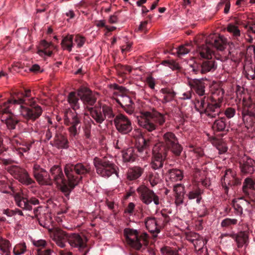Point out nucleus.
I'll list each match as a JSON object with an SVG mask.
<instances>
[{"label": "nucleus", "instance_id": "53", "mask_svg": "<svg viewBox=\"0 0 255 255\" xmlns=\"http://www.w3.org/2000/svg\"><path fill=\"white\" fill-rule=\"evenodd\" d=\"M200 237V236L197 233H190L186 235V239L193 244L196 240L199 239Z\"/></svg>", "mask_w": 255, "mask_h": 255}, {"label": "nucleus", "instance_id": "41", "mask_svg": "<svg viewBox=\"0 0 255 255\" xmlns=\"http://www.w3.org/2000/svg\"><path fill=\"white\" fill-rule=\"evenodd\" d=\"M201 191L199 189H196L194 191H190L187 194V196L190 200L196 199L197 203L200 202L201 197L200 196Z\"/></svg>", "mask_w": 255, "mask_h": 255}, {"label": "nucleus", "instance_id": "4", "mask_svg": "<svg viewBox=\"0 0 255 255\" xmlns=\"http://www.w3.org/2000/svg\"><path fill=\"white\" fill-rule=\"evenodd\" d=\"M24 102V100L21 98H18L17 100H9L7 102L0 105V113H11L12 110L10 107L12 105H19L20 114L25 119L34 121L37 119L42 114V109L39 106H36L31 108H28L21 105Z\"/></svg>", "mask_w": 255, "mask_h": 255}, {"label": "nucleus", "instance_id": "47", "mask_svg": "<svg viewBox=\"0 0 255 255\" xmlns=\"http://www.w3.org/2000/svg\"><path fill=\"white\" fill-rule=\"evenodd\" d=\"M224 4H225L224 12L225 13L227 14L230 11L231 6L230 0H221V1L217 4V7L218 9H220Z\"/></svg>", "mask_w": 255, "mask_h": 255}, {"label": "nucleus", "instance_id": "2", "mask_svg": "<svg viewBox=\"0 0 255 255\" xmlns=\"http://www.w3.org/2000/svg\"><path fill=\"white\" fill-rule=\"evenodd\" d=\"M224 91L219 88L212 93L210 101L204 97L198 100L195 104V108L201 114H205L211 118L218 116L221 113V105L223 100Z\"/></svg>", "mask_w": 255, "mask_h": 255}, {"label": "nucleus", "instance_id": "10", "mask_svg": "<svg viewBox=\"0 0 255 255\" xmlns=\"http://www.w3.org/2000/svg\"><path fill=\"white\" fill-rule=\"evenodd\" d=\"M39 222L41 226L48 230L53 240L59 247L64 248L65 246L66 241L68 242V235L58 228L53 229L50 227V222H43L42 219Z\"/></svg>", "mask_w": 255, "mask_h": 255}, {"label": "nucleus", "instance_id": "48", "mask_svg": "<svg viewBox=\"0 0 255 255\" xmlns=\"http://www.w3.org/2000/svg\"><path fill=\"white\" fill-rule=\"evenodd\" d=\"M227 29L228 31L232 33L233 36L235 37H238L240 35V30L237 26L232 24H229L228 25Z\"/></svg>", "mask_w": 255, "mask_h": 255}, {"label": "nucleus", "instance_id": "63", "mask_svg": "<svg viewBox=\"0 0 255 255\" xmlns=\"http://www.w3.org/2000/svg\"><path fill=\"white\" fill-rule=\"evenodd\" d=\"M135 207V205L133 203L130 202L128 204L127 209H126V212L128 213L129 214H131L133 213L134 209Z\"/></svg>", "mask_w": 255, "mask_h": 255}, {"label": "nucleus", "instance_id": "29", "mask_svg": "<svg viewBox=\"0 0 255 255\" xmlns=\"http://www.w3.org/2000/svg\"><path fill=\"white\" fill-rule=\"evenodd\" d=\"M143 169L138 166L129 168L127 173V178L129 180H133L139 178L143 173Z\"/></svg>", "mask_w": 255, "mask_h": 255}, {"label": "nucleus", "instance_id": "40", "mask_svg": "<svg viewBox=\"0 0 255 255\" xmlns=\"http://www.w3.org/2000/svg\"><path fill=\"white\" fill-rule=\"evenodd\" d=\"M244 73L247 78L249 80L255 78V70L252 65H245L244 66Z\"/></svg>", "mask_w": 255, "mask_h": 255}, {"label": "nucleus", "instance_id": "1", "mask_svg": "<svg viewBox=\"0 0 255 255\" xmlns=\"http://www.w3.org/2000/svg\"><path fill=\"white\" fill-rule=\"evenodd\" d=\"M64 171L67 177L68 181L64 178L61 168L58 166H53L50 169V173L53 180L66 196L69 195L72 189L78 184L82 177L78 178L75 176L77 174H84L89 173L90 167L88 165L77 163L75 165L67 164L65 165Z\"/></svg>", "mask_w": 255, "mask_h": 255}, {"label": "nucleus", "instance_id": "20", "mask_svg": "<svg viewBox=\"0 0 255 255\" xmlns=\"http://www.w3.org/2000/svg\"><path fill=\"white\" fill-rule=\"evenodd\" d=\"M86 239L78 234L73 233L69 235L68 243L71 246L78 248L80 250L86 246Z\"/></svg>", "mask_w": 255, "mask_h": 255}, {"label": "nucleus", "instance_id": "3", "mask_svg": "<svg viewBox=\"0 0 255 255\" xmlns=\"http://www.w3.org/2000/svg\"><path fill=\"white\" fill-rule=\"evenodd\" d=\"M68 102L74 111L68 110L65 112L64 122V124L69 126L68 130L71 136H76L80 132L81 121L79 115L75 111L79 108V99L76 97L75 92L70 93L68 96Z\"/></svg>", "mask_w": 255, "mask_h": 255}, {"label": "nucleus", "instance_id": "21", "mask_svg": "<svg viewBox=\"0 0 255 255\" xmlns=\"http://www.w3.org/2000/svg\"><path fill=\"white\" fill-rule=\"evenodd\" d=\"M78 96L85 105L92 106L96 102V99L91 91L86 87H82L78 90Z\"/></svg>", "mask_w": 255, "mask_h": 255}, {"label": "nucleus", "instance_id": "26", "mask_svg": "<svg viewBox=\"0 0 255 255\" xmlns=\"http://www.w3.org/2000/svg\"><path fill=\"white\" fill-rule=\"evenodd\" d=\"M51 46V42H48L45 40H42L40 43L37 54L43 58L50 56L52 54V50L50 49Z\"/></svg>", "mask_w": 255, "mask_h": 255}, {"label": "nucleus", "instance_id": "34", "mask_svg": "<svg viewBox=\"0 0 255 255\" xmlns=\"http://www.w3.org/2000/svg\"><path fill=\"white\" fill-rule=\"evenodd\" d=\"M227 126L226 120L225 118H221L216 120L212 125L213 129L217 131H224Z\"/></svg>", "mask_w": 255, "mask_h": 255}, {"label": "nucleus", "instance_id": "7", "mask_svg": "<svg viewBox=\"0 0 255 255\" xmlns=\"http://www.w3.org/2000/svg\"><path fill=\"white\" fill-rule=\"evenodd\" d=\"M94 164L97 174L102 177L108 178L113 174L119 176L117 166L107 158L96 157L94 159Z\"/></svg>", "mask_w": 255, "mask_h": 255}, {"label": "nucleus", "instance_id": "57", "mask_svg": "<svg viewBox=\"0 0 255 255\" xmlns=\"http://www.w3.org/2000/svg\"><path fill=\"white\" fill-rule=\"evenodd\" d=\"M189 66L192 69V71L195 74L201 73V66H199L198 64L194 63L193 64H190Z\"/></svg>", "mask_w": 255, "mask_h": 255}, {"label": "nucleus", "instance_id": "55", "mask_svg": "<svg viewBox=\"0 0 255 255\" xmlns=\"http://www.w3.org/2000/svg\"><path fill=\"white\" fill-rule=\"evenodd\" d=\"M224 114L227 118L231 119L235 115L236 110L234 108L229 107L226 109Z\"/></svg>", "mask_w": 255, "mask_h": 255}, {"label": "nucleus", "instance_id": "30", "mask_svg": "<svg viewBox=\"0 0 255 255\" xmlns=\"http://www.w3.org/2000/svg\"><path fill=\"white\" fill-rule=\"evenodd\" d=\"M217 68V65L213 60H206L203 62L201 65L202 74H205L209 72H213Z\"/></svg>", "mask_w": 255, "mask_h": 255}, {"label": "nucleus", "instance_id": "61", "mask_svg": "<svg viewBox=\"0 0 255 255\" xmlns=\"http://www.w3.org/2000/svg\"><path fill=\"white\" fill-rule=\"evenodd\" d=\"M184 195H176L175 203L177 206H179L183 203Z\"/></svg>", "mask_w": 255, "mask_h": 255}, {"label": "nucleus", "instance_id": "19", "mask_svg": "<svg viewBox=\"0 0 255 255\" xmlns=\"http://www.w3.org/2000/svg\"><path fill=\"white\" fill-rule=\"evenodd\" d=\"M10 143L12 150L20 156L27 153L30 148V145L24 144L22 140L17 136L11 138Z\"/></svg>", "mask_w": 255, "mask_h": 255}, {"label": "nucleus", "instance_id": "58", "mask_svg": "<svg viewBox=\"0 0 255 255\" xmlns=\"http://www.w3.org/2000/svg\"><path fill=\"white\" fill-rule=\"evenodd\" d=\"M217 149L218 150L219 154H222L227 151L228 147L225 143H221L217 145Z\"/></svg>", "mask_w": 255, "mask_h": 255}, {"label": "nucleus", "instance_id": "25", "mask_svg": "<svg viewBox=\"0 0 255 255\" xmlns=\"http://www.w3.org/2000/svg\"><path fill=\"white\" fill-rule=\"evenodd\" d=\"M188 85L191 89L194 90L200 96H202L205 94L204 83L199 79H191L188 81Z\"/></svg>", "mask_w": 255, "mask_h": 255}, {"label": "nucleus", "instance_id": "59", "mask_svg": "<svg viewBox=\"0 0 255 255\" xmlns=\"http://www.w3.org/2000/svg\"><path fill=\"white\" fill-rule=\"evenodd\" d=\"M192 92L191 90L187 91L181 94L180 98L182 100H189L192 97Z\"/></svg>", "mask_w": 255, "mask_h": 255}, {"label": "nucleus", "instance_id": "64", "mask_svg": "<svg viewBox=\"0 0 255 255\" xmlns=\"http://www.w3.org/2000/svg\"><path fill=\"white\" fill-rule=\"evenodd\" d=\"M50 250H38L36 255H50Z\"/></svg>", "mask_w": 255, "mask_h": 255}, {"label": "nucleus", "instance_id": "54", "mask_svg": "<svg viewBox=\"0 0 255 255\" xmlns=\"http://www.w3.org/2000/svg\"><path fill=\"white\" fill-rule=\"evenodd\" d=\"M162 64L172 69L179 68L178 64L174 61H164L162 62Z\"/></svg>", "mask_w": 255, "mask_h": 255}, {"label": "nucleus", "instance_id": "43", "mask_svg": "<svg viewBox=\"0 0 255 255\" xmlns=\"http://www.w3.org/2000/svg\"><path fill=\"white\" fill-rule=\"evenodd\" d=\"M206 243L207 241L202 237L200 236L193 244L196 251H200L203 248Z\"/></svg>", "mask_w": 255, "mask_h": 255}, {"label": "nucleus", "instance_id": "18", "mask_svg": "<svg viewBox=\"0 0 255 255\" xmlns=\"http://www.w3.org/2000/svg\"><path fill=\"white\" fill-rule=\"evenodd\" d=\"M33 175L40 185H50L52 184V179L47 172L40 168L38 164H34L33 167Z\"/></svg>", "mask_w": 255, "mask_h": 255}, {"label": "nucleus", "instance_id": "52", "mask_svg": "<svg viewBox=\"0 0 255 255\" xmlns=\"http://www.w3.org/2000/svg\"><path fill=\"white\" fill-rule=\"evenodd\" d=\"M173 190L176 195H184V187L181 184H177L174 185Z\"/></svg>", "mask_w": 255, "mask_h": 255}, {"label": "nucleus", "instance_id": "13", "mask_svg": "<svg viewBox=\"0 0 255 255\" xmlns=\"http://www.w3.org/2000/svg\"><path fill=\"white\" fill-rule=\"evenodd\" d=\"M169 221L168 218L163 214L161 217L156 219L154 217H147L145 219L144 223L146 229L151 233L158 234L160 229Z\"/></svg>", "mask_w": 255, "mask_h": 255}, {"label": "nucleus", "instance_id": "51", "mask_svg": "<svg viewBox=\"0 0 255 255\" xmlns=\"http://www.w3.org/2000/svg\"><path fill=\"white\" fill-rule=\"evenodd\" d=\"M74 40L77 44V47L78 48H80L84 45L86 40L84 37L79 35H77L75 36Z\"/></svg>", "mask_w": 255, "mask_h": 255}, {"label": "nucleus", "instance_id": "12", "mask_svg": "<svg viewBox=\"0 0 255 255\" xmlns=\"http://www.w3.org/2000/svg\"><path fill=\"white\" fill-rule=\"evenodd\" d=\"M163 139L164 145L163 143L161 144L166 149L167 152L168 149H170L174 155L178 156L180 154L182 148L179 144L178 139L173 133L166 132L163 135ZM159 143H161V142Z\"/></svg>", "mask_w": 255, "mask_h": 255}, {"label": "nucleus", "instance_id": "6", "mask_svg": "<svg viewBox=\"0 0 255 255\" xmlns=\"http://www.w3.org/2000/svg\"><path fill=\"white\" fill-rule=\"evenodd\" d=\"M124 234L127 243L136 250H139L142 245H147L148 235L146 233H139L137 230L126 228Z\"/></svg>", "mask_w": 255, "mask_h": 255}, {"label": "nucleus", "instance_id": "49", "mask_svg": "<svg viewBox=\"0 0 255 255\" xmlns=\"http://www.w3.org/2000/svg\"><path fill=\"white\" fill-rule=\"evenodd\" d=\"M238 223V220L236 219L226 218L222 220L221 225L222 227H227L231 225H236Z\"/></svg>", "mask_w": 255, "mask_h": 255}, {"label": "nucleus", "instance_id": "38", "mask_svg": "<svg viewBox=\"0 0 255 255\" xmlns=\"http://www.w3.org/2000/svg\"><path fill=\"white\" fill-rule=\"evenodd\" d=\"M248 235L245 232L239 233L236 237V242L239 248L242 247L247 244L248 242Z\"/></svg>", "mask_w": 255, "mask_h": 255}, {"label": "nucleus", "instance_id": "8", "mask_svg": "<svg viewBox=\"0 0 255 255\" xmlns=\"http://www.w3.org/2000/svg\"><path fill=\"white\" fill-rule=\"evenodd\" d=\"M225 41L222 37H217L214 34H211L206 39V45L204 46L201 51L200 54L201 57L209 58L213 53L212 50L207 45H212L219 50H223L225 48Z\"/></svg>", "mask_w": 255, "mask_h": 255}, {"label": "nucleus", "instance_id": "62", "mask_svg": "<svg viewBox=\"0 0 255 255\" xmlns=\"http://www.w3.org/2000/svg\"><path fill=\"white\" fill-rule=\"evenodd\" d=\"M132 44L131 43H127L126 45L121 46V50L123 53H126L130 51Z\"/></svg>", "mask_w": 255, "mask_h": 255}, {"label": "nucleus", "instance_id": "31", "mask_svg": "<svg viewBox=\"0 0 255 255\" xmlns=\"http://www.w3.org/2000/svg\"><path fill=\"white\" fill-rule=\"evenodd\" d=\"M11 247V244L8 240L0 239V254L1 255H9Z\"/></svg>", "mask_w": 255, "mask_h": 255}, {"label": "nucleus", "instance_id": "9", "mask_svg": "<svg viewBox=\"0 0 255 255\" xmlns=\"http://www.w3.org/2000/svg\"><path fill=\"white\" fill-rule=\"evenodd\" d=\"M89 110L91 117L98 124L102 123L106 119H113L115 116L112 108L108 105L90 108Z\"/></svg>", "mask_w": 255, "mask_h": 255}, {"label": "nucleus", "instance_id": "44", "mask_svg": "<svg viewBox=\"0 0 255 255\" xmlns=\"http://www.w3.org/2000/svg\"><path fill=\"white\" fill-rule=\"evenodd\" d=\"M255 186V182L251 178H247L244 182L243 189L245 192L248 193V190H253Z\"/></svg>", "mask_w": 255, "mask_h": 255}, {"label": "nucleus", "instance_id": "50", "mask_svg": "<svg viewBox=\"0 0 255 255\" xmlns=\"http://www.w3.org/2000/svg\"><path fill=\"white\" fill-rule=\"evenodd\" d=\"M162 255H179L177 251L171 250L168 247H165L161 249Z\"/></svg>", "mask_w": 255, "mask_h": 255}, {"label": "nucleus", "instance_id": "45", "mask_svg": "<svg viewBox=\"0 0 255 255\" xmlns=\"http://www.w3.org/2000/svg\"><path fill=\"white\" fill-rule=\"evenodd\" d=\"M123 157L125 161H133L134 157L133 154V149L129 148L123 152Z\"/></svg>", "mask_w": 255, "mask_h": 255}, {"label": "nucleus", "instance_id": "35", "mask_svg": "<svg viewBox=\"0 0 255 255\" xmlns=\"http://www.w3.org/2000/svg\"><path fill=\"white\" fill-rule=\"evenodd\" d=\"M117 103H118L122 107L130 106L132 102L129 96L123 95V94H118L117 97L115 98Z\"/></svg>", "mask_w": 255, "mask_h": 255}, {"label": "nucleus", "instance_id": "24", "mask_svg": "<svg viewBox=\"0 0 255 255\" xmlns=\"http://www.w3.org/2000/svg\"><path fill=\"white\" fill-rule=\"evenodd\" d=\"M233 206L237 215H242L244 209L249 210L251 209L252 205L249 201L241 198L233 200Z\"/></svg>", "mask_w": 255, "mask_h": 255}, {"label": "nucleus", "instance_id": "56", "mask_svg": "<svg viewBox=\"0 0 255 255\" xmlns=\"http://www.w3.org/2000/svg\"><path fill=\"white\" fill-rule=\"evenodd\" d=\"M190 49L187 48L186 46H181L177 50V53L179 56H182L188 53Z\"/></svg>", "mask_w": 255, "mask_h": 255}, {"label": "nucleus", "instance_id": "36", "mask_svg": "<svg viewBox=\"0 0 255 255\" xmlns=\"http://www.w3.org/2000/svg\"><path fill=\"white\" fill-rule=\"evenodd\" d=\"M251 106V102L250 100L249 99L246 100L244 98L243 100V109L242 111V115L244 119H245L246 117L248 116L250 117H254V114L248 110V108H250Z\"/></svg>", "mask_w": 255, "mask_h": 255}, {"label": "nucleus", "instance_id": "17", "mask_svg": "<svg viewBox=\"0 0 255 255\" xmlns=\"http://www.w3.org/2000/svg\"><path fill=\"white\" fill-rule=\"evenodd\" d=\"M14 197L16 204L25 210L30 211L32 209V204L36 205L39 204V201L37 199L31 198L29 200L22 193L15 194Z\"/></svg>", "mask_w": 255, "mask_h": 255}, {"label": "nucleus", "instance_id": "39", "mask_svg": "<svg viewBox=\"0 0 255 255\" xmlns=\"http://www.w3.org/2000/svg\"><path fill=\"white\" fill-rule=\"evenodd\" d=\"M26 250V246L24 243H20L16 245L13 249L14 255H20L23 254Z\"/></svg>", "mask_w": 255, "mask_h": 255}, {"label": "nucleus", "instance_id": "32", "mask_svg": "<svg viewBox=\"0 0 255 255\" xmlns=\"http://www.w3.org/2000/svg\"><path fill=\"white\" fill-rule=\"evenodd\" d=\"M73 35H67L63 37L62 42L61 46L64 50H67L69 52L71 51L73 47Z\"/></svg>", "mask_w": 255, "mask_h": 255}, {"label": "nucleus", "instance_id": "37", "mask_svg": "<svg viewBox=\"0 0 255 255\" xmlns=\"http://www.w3.org/2000/svg\"><path fill=\"white\" fill-rule=\"evenodd\" d=\"M169 177L172 181L176 182L183 178V174L180 170L172 169L169 171Z\"/></svg>", "mask_w": 255, "mask_h": 255}, {"label": "nucleus", "instance_id": "28", "mask_svg": "<svg viewBox=\"0 0 255 255\" xmlns=\"http://www.w3.org/2000/svg\"><path fill=\"white\" fill-rule=\"evenodd\" d=\"M51 144L59 148H65L68 147V140L63 135L56 134L53 142H51Z\"/></svg>", "mask_w": 255, "mask_h": 255}, {"label": "nucleus", "instance_id": "22", "mask_svg": "<svg viewBox=\"0 0 255 255\" xmlns=\"http://www.w3.org/2000/svg\"><path fill=\"white\" fill-rule=\"evenodd\" d=\"M239 163L242 172L249 174L254 172L255 161L252 158L244 155L240 158Z\"/></svg>", "mask_w": 255, "mask_h": 255}, {"label": "nucleus", "instance_id": "11", "mask_svg": "<svg viewBox=\"0 0 255 255\" xmlns=\"http://www.w3.org/2000/svg\"><path fill=\"white\" fill-rule=\"evenodd\" d=\"M153 157L151 167L154 170L163 166V161L167 156V150L160 143H156L152 149Z\"/></svg>", "mask_w": 255, "mask_h": 255}, {"label": "nucleus", "instance_id": "23", "mask_svg": "<svg viewBox=\"0 0 255 255\" xmlns=\"http://www.w3.org/2000/svg\"><path fill=\"white\" fill-rule=\"evenodd\" d=\"M236 183V172L231 169H227L222 179V184L227 191L228 186H232Z\"/></svg>", "mask_w": 255, "mask_h": 255}, {"label": "nucleus", "instance_id": "33", "mask_svg": "<svg viewBox=\"0 0 255 255\" xmlns=\"http://www.w3.org/2000/svg\"><path fill=\"white\" fill-rule=\"evenodd\" d=\"M161 92L163 95V103H167L172 101L176 95V93L172 89L168 88L162 89Z\"/></svg>", "mask_w": 255, "mask_h": 255}, {"label": "nucleus", "instance_id": "46", "mask_svg": "<svg viewBox=\"0 0 255 255\" xmlns=\"http://www.w3.org/2000/svg\"><path fill=\"white\" fill-rule=\"evenodd\" d=\"M4 120L6 127L10 129H14L18 123V121L15 118L13 117L7 118Z\"/></svg>", "mask_w": 255, "mask_h": 255}, {"label": "nucleus", "instance_id": "15", "mask_svg": "<svg viewBox=\"0 0 255 255\" xmlns=\"http://www.w3.org/2000/svg\"><path fill=\"white\" fill-rule=\"evenodd\" d=\"M114 122L117 129L122 134H127L132 129L130 120L123 114L116 116Z\"/></svg>", "mask_w": 255, "mask_h": 255}, {"label": "nucleus", "instance_id": "5", "mask_svg": "<svg viewBox=\"0 0 255 255\" xmlns=\"http://www.w3.org/2000/svg\"><path fill=\"white\" fill-rule=\"evenodd\" d=\"M138 125L149 131H152L156 128L155 123L162 125L165 121L163 115L157 112L143 111L137 116Z\"/></svg>", "mask_w": 255, "mask_h": 255}, {"label": "nucleus", "instance_id": "42", "mask_svg": "<svg viewBox=\"0 0 255 255\" xmlns=\"http://www.w3.org/2000/svg\"><path fill=\"white\" fill-rule=\"evenodd\" d=\"M149 181L151 185L153 187L160 181V177L155 171L152 172L149 175Z\"/></svg>", "mask_w": 255, "mask_h": 255}, {"label": "nucleus", "instance_id": "60", "mask_svg": "<svg viewBox=\"0 0 255 255\" xmlns=\"http://www.w3.org/2000/svg\"><path fill=\"white\" fill-rule=\"evenodd\" d=\"M147 85L151 89H154L155 87V80L151 77H149L146 79Z\"/></svg>", "mask_w": 255, "mask_h": 255}, {"label": "nucleus", "instance_id": "16", "mask_svg": "<svg viewBox=\"0 0 255 255\" xmlns=\"http://www.w3.org/2000/svg\"><path fill=\"white\" fill-rule=\"evenodd\" d=\"M137 191L140 195V198L143 203L148 205L153 201L155 205L159 204L158 197L151 190L145 186L139 187Z\"/></svg>", "mask_w": 255, "mask_h": 255}, {"label": "nucleus", "instance_id": "14", "mask_svg": "<svg viewBox=\"0 0 255 255\" xmlns=\"http://www.w3.org/2000/svg\"><path fill=\"white\" fill-rule=\"evenodd\" d=\"M7 171L23 184L28 185L33 182L27 172L17 165L8 166Z\"/></svg>", "mask_w": 255, "mask_h": 255}, {"label": "nucleus", "instance_id": "27", "mask_svg": "<svg viewBox=\"0 0 255 255\" xmlns=\"http://www.w3.org/2000/svg\"><path fill=\"white\" fill-rule=\"evenodd\" d=\"M142 143L139 144L137 146V151L138 152V155L142 158L146 157L149 151V140H146L144 138H142Z\"/></svg>", "mask_w": 255, "mask_h": 255}]
</instances>
